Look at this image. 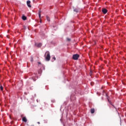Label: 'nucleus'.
Returning a JSON list of instances; mask_svg holds the SVG:
<instances>
[{
	"label": "nucleus",
	"mask_w": 126,
	"mask_h": 126,
	"mask_svg": "<svg viewBox=\"0 0 126 126\" xmlns=\"http://www.w3.org/2000/svg\"><path fill=\"white\" fill-rule=\"evenodd\" d=\"M0 90L2 91L3 90V87L2 86H0Z\"/></svg>",
	"instance_id": "nucleus-13"
},
{
	"label": "nucleus",
	"mask_w": 126,
	"mask_h": 126,
	"mask_svg": "<svg viewBox=\"0 0 126 126\" xmlns=\"http://www.w3.org/2000/svg\"><path fill=\"white\" fill-rule=\"evenodd\" d=\"M38 14H39V18H40V21H41V20L40 19L41 18V11H40V10H39L38 11Z\"/></svg>",
	"instance_id": "nucleus-6"
},
{
	"label": "nucleus",
	"mask_w": 126,
	"mask_h": 126,
	"mask_svg": "<svg viewBox=\"0 0 126 126\" xmlns=\"http://www.w3.org/2000/svg\"><path fill=\"white\" fill-rule=\"evenodd\" d=\"M107 99H108V101L109 103L110 104H111L112 106H113L114 108H115V106H114L113 105H112V102H111L110 100H109L108 97H107Z\"/></svg>",
	"instance_id": "nucleus-8"
},
{
	"label": "nucleus",
	"mask_w": 126,
	"mask_h": 126,
	"mask_svg": "<svg viewBox=\"0 0 126 126\" xmlns=\"http://www.w3.org/2000/svg\"><path fill=\"white\" fill-rule=\"evenodd\" d=\"M45 57L46 61H50L51 57H50V52L49 51H47L45 53Z\"/></svg>",
	"instance_id": "nucleus-1"
},
{
	"label": "nucleus",
	"mask_w": 126,
	"mask_h": 126,
	"mask_svg": "<svg viewBox=\"0 0 126 126\" xmlns=\"http://www.w3.org/2000/svg\"><path fill=\"white\" fill-rule=\"evenodd\" d=\"M102 11L104 14H105L107 12V10H106V9H102Z\"/></svg>",
	"instance_id": "nucleus-4"
},
{
	"label": "nucleus",
	"mask_w": 126,
	"mask_h": 126,
	"mask_svg": "<svg viewBox=\"0 0 126 126\" xmlns=\"http://www.w3.org/2000/svg\"><path fill=\"white\" fill-rule=\"evenodd\" d=\"M79 57V55H78V54H75V55H73V59L74 60H77L78 59Z\"/></svg>",
	"instance_id": "nucleus-2"
},
{
	"label": "nucleus",
	"mask_w": 126,
	"mask_h": 126,
	"mask_svg": "<svg viewBox=\"0 0 126 126\" xmlns=\"http://www.w3.org/2000/svg\"><path fill=\"white\" fill-rule=\"evenodd\" d=\"M91 74H92L93 72H92V71H91Z\"/></svg>",
	"instance_id": "nucleus-19"
},
{
	"label": "nucleus",
	"mask_w": 126,
	"mask_h": 126,
	"mask_svg": "<svg viewBox=\"0 0 126 126\" xmlns=\"http://www.w3.org/2000/svg\"><path fill=\"white\" fill-rule=\"evenodd\" d=\"M53 59L54 61H55V60H56V58H55V57H53Z\"/></svg>",
	"instance_id": "nucleus-16"
},
{
	"label": "nucleus",
	"mask_w": 126,
	"mask_h": 126,
	"mask_svg": "<svg viewBox=\"0 0 126 126\" xmlns=\"http://www.w3.org/2000/svg\"><path fill=\"white\" fill-rule=\"evenodd\" d=\"M35 45L38 47H40L42 46L41 43L35 44Z\"/></svg>",
	"instance_id": "nucleus-5"
},
{
	"label": "nucleus",
	"mask_w": 126,
	"mask_h": 126,
	"mask_svg": "<svg viewBox=\"0 0 126 126\" xmlns=\"http://www.w3.org/2000/svg\"><path fill=\"white\" fill-rule=\"evenodd\" d=\"M95 112V110L94 109H92L91 110V112L92 114H94Z\"/></svg>",
	"instance_id": "nucleus-9"
},
{
	"label": "nucleus",
	"mask_w": 126,
	"mask_h": 126,
	"mask_svg": "<svg viewBox=\"0 0 126 126\" xmlns=\"http://www.w3.org/2000/svg\"><path fill=\"white\" fill-rule=\"evenodd\" d=\"M22 19L24 21L26 20H27V17H25V16H22Z\"/></svg>",
	"instance_id": "nucleus-10"
},
{
	"label": "nucleus",
	"mask_w": 126,
	"mask_h": 126,
	"mask_svg": "<svg viewBox=\"0 0 126 126\" xmlns=\"http://www.w3.org/2000/svg\"><path fill=\"white\" fill-rule=\"evenodd\" d=\"M37 123L39 125L40 124V122H37Z\"/></svg>",
	"instance_id": "nucleus-17"
},
{
	"label": "nucleus",
	"mask_w": 126,
	"mask_h": 126,
	"mask_svg": "<svg viewBox=\"0 0 126 126\" xmlns=\"http://www.w3.org/2000/svg\"><path fill=\"white\" fill-rule=\"evenodd\" d=\"M23 121L26 123L27 122V120L26 117H24L22 119Z\"/></svg>",
	"instance_id": "nucleus-7"
},
{
	"label": "nucleus",
	"mask_w": 126,
	"mask_h": 126,
	"mask_svg": "<svg viewBox=\"0 0 126 126\" xmlns=\"http://www.w3.org/2000/svg\"><path fill=\"white\" fill-rule=\"evenodd\" d=\"M67 40L68 41H70L71 39H69V38H67Z\"/></svg>",
	"instance_id": "nucleus-14"
},
{
	"label": "nucleus",
	"mask_w": 126,
	"mask_h": 126,
	"mask_svg": "<svg viewBox=\"0 0 126 126\" xmlns=\"http://www.w3.org/2000/svg\"><path fill=\"white\" fill-rule=\"evenodd\" d=\"M27 4L29 8H31V7H32V6H31V1H30L29 0H28V1H27Z\"/></svg>",
	"instance_id": "nucleus-3"
},
{
	"label": "nucleus",
	"mask_w": 126,
	"mask_h": 126,
	"mask_svg": "<svg viewBox=\"0 0 126 126\" xmlns=\"http://www.w3.org/2000/svg\"><path fill=\"white\" fill-rule=\"evenodd\" d=\"M9 117H10V118L11 119V116H9Z\"/></svg>",
	"instance_id": "nucleus-18"
},
{
	"label": "nucleus",
	"mask_w": 126,
	"mask_h": 126,
	"mask_svg": "<svg viewBox=\"0 0 126 126\" xmlns=\"http://www.w3.org/2000/svg\"><path fill=\"white\" fill-rule=\"evenodd\" d=\"M33 61V58H31V62H32Z\"/></svg>",
	"instance_id": "nucleus-15"
},
{
	"label": "nucleus",
	"mask_w": 126,
	"mask_h": 126,
	"mask_svg": "<svg viewBox=\"0 0 126 126\" xmlns=\"http://www.w3.org/2000/svg\"><path fill=\"white\" fill-rule=\"evenodd\" d=\"M74 11L76 12H79V10L78 9H74Z\"/></svg>",
	"instance_id": "nucleus-12"
},
{
	"label": "nucleus",
	"mask_w": 126,
	"mask_h": 126,
	"mask_svg": "<svg viewBox=\"0 0 126 126\" xmlns=\"http://www.w3.org/2000/svg\"><path fill=\"white\" fill-rule=\"evenodd\" d=\"M46 19H47V20L48 22H50V18H49V17L48 16H46Z\"/></svg>",
	"instance_id": "nucleus-11"
}]
</instances>
